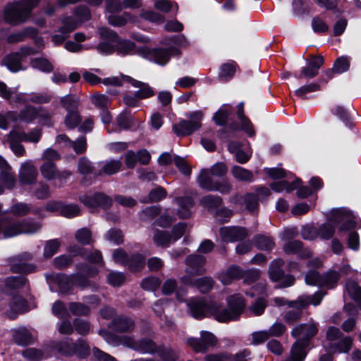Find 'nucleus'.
Here are the masks:
<instances>
[{"instance_id": "obj_1", "label": "nucleus", "mask_w": 361, "mask_h": 361, "mask_svg": "<svg viewBox=\"0 0 361 361\" xmlns=\"http://www.w3.org/2000/svg\"><path fill=\"white\" fill-rule=\"evenodd\" d=\"M228 309L224 308L216 302L204 299L192 298L188 302L191 315L201 319L211 314L220 322H227L239 318L245 308V301L239 294L231 295L227 298Z\"/></svg>"}, {"instance_id": "obj_2", "label": "nucleus", "mask_w": 361, "mask_h": 361, "mask_svg": "<svg viewBox=\"0 0 361 361\" xmlns=\"http://www.w3.org/2000/svg\"><path fill=\"white\" fill-rule=\"evenodd\" d=\"M340 225V231H348L355 226L353 214L345 208L335 209L331 212L327 222L321 224L318 228V237L323 240H329L335 233V228Z\"/></svg>"}, {"instance_id": "obj_3", "label": "nucleus", "mask_w": 361, "mask_h": 361, "mask_svg": "<svg viewBox=\"0 0 361 361\" xmlns=\"http://www.w3.org/2000/svg\"><path fill=\"white\" fill-rule=\"evenodd\" d=\"M37 4V0H23L7 5L4 10L5 20L14 25L25 22Z\"/></svg>"}, {"instance_id": "obj_4", "label": "nucleus", "mask_w": 361, "mask_h": 361, "mask_svg": "<svg viewBox=\"0 0 361 361\" xmlns=\"http://www.w3.org/2000/svg\"><path fill=\"white\" fill-rule=\"evenodd\" d=\"M203 112L195 111L187 114L189 120L182 119L172 127L173 132L177 136H188L199 130L203 118Z\"/></svg>"}, {"instance_id": "obj_5", "label": "nucleus", "mask_w": 361, "mask_h": 361, "mask_svg": "<svg viewBox=\"0 0 361 361\" xmlns=\"http://www.w3.org/2000/svg\"><path fill=\"white\" fill-rule=\"evenodd\" d=\"M138 51L140 54V56L143 58H145L149 61H154L161 66L166 65L169 62L171 56H177L180 54L179 49L173 47L167 49H149L147 47L142 46Z\"/></svg>"}, {"instance_id": "obj_6", "label": "nucleus", "mask_w": 361, "mask_h": 361, "mask_svg": "<svg viewBox=\"0 0 361 361\" xmlns=\"http://www.w3.org/2000/svg\"><path fill=\"white\" fill-rule=\"evenodd\" d=\"M99 33L103 38L109 37L112 39V42L116 45V50L118 54L125 56L128 54H137L140 55L138 50L141 49L142 47H135L133 42L128 40L121 39L117 34L113 30L106 27H102L99 30Z\"/></svg>"}, {"instance_id": "obj_7", "label": "nucleus", "mask_w": 361, "mask_h": 361, "mask_svg": "<svg viewBox=\"0 0 361 361\" xmlns=\"http://www.w3.org/2000/svg\"><path fill=\"white\" fill-rule=\"evenodd\" d=\"M199 338L190 337L187 338L186 343L195 353H205L218 343V338L212 333L207 331H201Z\"/></svg>"}, {"instance_id": "obj_8", "label": "nucleus", "mask_w": 361, "mask_h": 361, "mask_svg": "<svg viewBox=\"0 0 361 361\" xmlns=\"http://www.w3.org/2000/svg\"><path fill=\"white\" fill-rule=\"evenodd\" d=\"M33 259V255L28 252H23L11 257L9 259L11 270L13 273L28 274L36 271L37 267L28 263Z\"/></svg>"}, {"instance_id": "obj_9", "label": "nucleus", "mask_w": 361, "mask_h": 361, "mask_svg": "<svg viewBox=\"0 0 361 361\" xmlns=\"http://www.w3.org/2000/svg\"><path fill=\"white\" fill-rule=\"evenodd\" d=\"M318 324L314 322L300 324L293 329L291 336L293 338H297L298 341L302 342L303 345H310L312 339L318 333Z\"/></svg>"}, {"instance_id": "obj_10", "label": "nucleus", "mask_w": 361, "mask_h": 361, "mask_svg": "<svg viewBox=\"0 0 361 361\" xmlns=\"http://www.w3.org/2000/svg\"><path fill=\"white\" fill-rule=\"evenodd\" d=\"M283 265V261L278 259L271 262L269 269V275L270 279L274 282L281 281L276 288H283L293 285L295 278L290 275L284 276V272L281 269Z\"/></svg>"}, {"instance_id": "obj_11", "label": "nucleus", "mask_w": 361, "mask_h": 361, "mask_svg": "<svg viewBox=\"0 0 361 361\" xmlns=\"http://www.w3.org/2000/svg\"><path fill=\"white\" fill-rule=\"evenodd\" d=\"M123 345L144 353L154 354L158 349L155 343L149 338L137 341L130 336H123Z\"/></svg>"}, {"instance_id": "obj_12", "label": "nucleus", "mask_w": 361, "mask_h": 361, "mask_svg": "<svg viewBox=\"0 0 361 361\" xmlns=\"http://www.w3.org/2000/svg\"><path fill=\"white\" fill-rule=\"evenodd\" d=\"M79 199L82 203L90 209L97 207L107 209L112 204L111 198L103 192H97L93 195H83L80 196Z\"/></svg>"}, {"instance_id": "obj_13", "label": "nucleus", "mask_w": 361, "mask_h": 361, "mask_svg": "<svg viewBox=\"0 0 361 361\" xmlns=\"http://www.w3.org/2000/svg\"><path fill=\"white\" fill-rule=\"evenodd\" d=\"M219 234L224 242L231 243L244 240L248 235V232L243 227L224 226L219 229Z\"/></svg>"}, {"instance_id": "obj_14", "label": "nucleus", "mask_w": 361, "mask_h": 361, "mask_svg": "<svg viewBox=\"0 0 361 361\" xmlns=\"http://www.w3.org/2000/svg\"><path fill=\"white\" fill-rule=\"evenodd\" d=\"M123 78L133 87L138 88L135 93L139 100L148 99L154 95V90L147 83L137 80L130 76H123Z\"/></svg>"}, {"instance_id": "obj_15", "label": "nucleus", "mask_w": 361, "mask_h": 361, "mask_svg": "<svg viewBox=\"0 0 361 361\" xmlns=\"http://www.w3.org/2000/svg\"><path fill=\"white\" fill-rule=\"evenodd\" d=\"M4 292L8 295H12L13 291L17 290L23 287H26L27 293H28L30 290L27 279L23 276L6 278L4 280Z\"/></svg>"}, {"instance_id": "obj_16", "label": "nucleus", "mask_w": 361, "mask_h": 361, "mask_svg": "<svg viewBox=\"0 0 361 361\" xmlns=\"http://www.w3.org/2000/svg\"><path fill=\"white\" fill-rule=\"evenodd\" d=\"M205 262V257L202 255H189L185 259V263L188 266L187 272L193 275L203 274L205 271L204 269Z\"/></svg>"}, {"instance_id": "obj_17", "label": "nucleus", "mask_w": 361, "mask_h": 361, "mask_svg": "<svg viewBox=\"0 0 361 361\" xmlns=\"http://www.w3.org/2000/svg\"><path fill=\"white\" fill-rule=\"evenodd\" d=\"M22 234L20 221L8 222L6 219H0V239L12 238Z\"/></svg>"}, {"instance_id": "obj_18", "label": "nucleus", "mask_w": 361, "mask_h": 361, "mask_svg": "<svg viewBox=\"0 0 361 361\" xmlns=\"http://www.w3.org/2000/svg\"><path fill=\"white\" fill-rule=\"evenodd\" d=\"M108 326L119 333L130 332L134 329L135 322L128 317L118 316L113 319Z\"/></svg>"}, {"instance_id": "obj_19", "label": "nucleus", "mask_w": 361, "mask_h": 361, "mask_svg": "<svg viewBox=\"0 0 361 361\" xmlns=\"http://www.w3.org/2000/svg\"><path fill=\"white\" fill-rule=\"evenodd\" d=\"M238 116L240 121V125L238 126L233 123L230 126V128L234 130H242L250 137L255 136V131L253 128L252 124L250 119L244 115L243 103L242 102L238 105Z\"/></svg>"}, {"instance_id": "obj_20", "label": "nucleus", "mask_w": 361, "mask_h": 361, "mask_svg": "<svg viewBox=\"0 0 361 361\" xmlns=\"http://www.w3.org/2000/svg\"><path fill=\"white\" fill-rule=\"evenodd\" d=\"M25 138L23 134H20L18 130H13L10 132L8 137V142L11 149L13 152L14 154L17 157L25 156V150L20 142Z\"/></svg>"}, {"instance_id": "obj_21", "label": "nucleus", "mask_w": 361, "mask_h": 361, "mask_svg": "<svg viewBox=\"0 0 361 361\" xmlns=\"http://www.w3.org/2000/svg\"><path fill=\"white\" fill-rule=\"evenodd\" d=\"M38 176L37 169L28 162L24 163L19 172V180L23 185L34 184Z\"/></svg>"}, {"instance_id": "obj_22", "label": "nucleus", "mask_w": 361, "mask_h": 361, "mask_svg": "<svg viewBox=\"0 0 361 361\" xmlns=\"http://www.w3.org/2000/svg\"><path fill=\"white\" fill-rule=\"evenodd\" d=\"M228 151L236 158H250L252 157V149L248 142H231L228 145Z\"/></svg>"}, {"instance_id": "obj_23", "label": "nucleus", "mask_w": 361, "mask_h": 361, "mask_svg": "<svg viewBox=\"0 0 361 361\" xmlns=\"http://www.w3.org/2000/svg\"><path fill=\"white\" fill-rule=\"evenodd\" d=\"M0 180L8 189H12L16 185L14 172L6 159H0Z\"/></svg>"}, {"instance_id": "obj_24", "label": "nucleus", "mask_w": 361, "mask_h": 361, "mask_svg": "<svg viewBox=\"0 0 361 361\" xmlns=\"http://www.w3.org/2000/svg\"><path fill=\"white\" fill-rule=\"evenodd\" d=\"M300 240H289L283 247V251L288 254H298L301 258H309L312 255V251L308 248H302Z\"/></svg>"}, {"instance_id": "obj_25", "label": "nucleus", "mask_w": 361, "mask_h": 361, "mask_svg": "<svg viewBox=\"0 0 361 361\" xmlns=\"http://www.w3.org/2000/svg\"><path fill=\"white\" fill-rule=\"evenodd\" d=\"M41 173L43 177L47 180L61 178H67L70 176V173L66 171L60 173L51 159L47 160L42 165Z\"/></svg>"}, {"instance_id": "obj_26", "label": "nucleus", "mask_w": 361, "mask_h": 361, "mask_svg": "<svg viewBox=\"0 0 361 361\" xmlns=\"http://www.w3.org/2000/svg\"><path fill=\"white\" fill-rule=\"evenodd\" d=\"M176 203L178 205V215L181 219L189 218L192 214L191 209L195 202L191 197H179L175 199Z\"/></svg>"}, {"instance_id": "obj_27", "label": "nucleus", "mask_w": 361, "mask_h": 361, "mask_svg": "<svg viewBox=\"0 0 361 361\" xmlns=\"http://www.w3.org/2000/svg\"><path fill=\"white\" fill-rule=\"evenodd\" d=\"M325 294L326 293L319 291L312 295H302L297 300L292 301L290 305L294 306L295 305L299 304L300 308H305L310 304L317 306L320 304Z\"/></svg>"}, {"instance_id": "obj_28", "label": "nucleus", "mask_w": 361, "mask_h": 361, "mask_svg": "<svg viewBox=\"0 0 361 361\" xmlns=\"http://www.w3.org/2000/svg\"><path fill=\"white\" fill-rule=\"evenodd\" d=\"M12 335L14 342L19 345H27L32 343V334L25 328L13 329Z\"/></svg>"}, {"instance_id": "obj_29", "label": "nucleus", "mask_w": 361, "mask_h": 361, "mask_svg": "<svg viewBox=\"0 0 361 361\" xmlns=\"http://www.w3.org/2000/svg\"><path fill=\"white\" fill-rule=\"evenodd\" d=\"M223 200L219 195H208L200 200V204L209 212H216L222 206Z\"/></svg>"}, {"instance_id": "obj_30", "label": "nucleus", "mask_w": 361, "mask_h": 361, "mask_svg": "<svg viewBox=\"0 0 361 361\" xmlns=\"http://www.w3.org/2000/svg\"><path fill=\"white\" fill-rule=\"evenodd\" d=\"M308 346V345H303L302 342L296 340L291 348L290 355L286 360L303 361L307 355L305 348Z\"/></svg>"}, {"instance_id": "obj_31", "label": "nucleus", "mask_w": 361, "mask_h": 361, "mask_svg": "<svg viewBox=\"0 0 361 361\" xmlns=\"http://www.w3.org/2000/svg\"><path fill=\"white\" fill-rule=\"evenodd\" d=\"M253 243L258 249L264 251H270L275 246L271 237L262 234L255 235L253 238Z\"/></svg>"}, {"instance_id": "obj_32", "label": "nucleus", "mask_w": 361, "mask_h": 361, "mask_svg": "<svg viewBox=\"0 0 361 361\" xmlns=\"http://www.w3.org/2000/svg\"><path fill=\"white\" fill-rule=\"evenodd\" d=\"M300 182L301 180L298 178H297L295 181H293L290 183L286 180H282L271 183L270 185V188L277 192H281L283 191H286V192H290L298 187L299 183Z\"/></svg>"}, {"instance_id": "obj_33", "label": "nucleus", "mask_w": 361, "mask_h": 361, "mask_svg": "<svg viewBox=\"0 0 361 361\" xmlns=\"http://www.w3.org/2000/svg\"><path fill=\"white\" fill-rule=\"evenodd\" d=\"M159 165L167 166L173 162L178 169L179 171L185 176H190L191 166L186 162L185 159H158Z\"/></svg>"}, {"instance_id": "obj_34", "label": "nucleus", "mask_w": 361, "mask_h": 361, "mask_svg": "<svg viewBox=\"0 0 361 361\" xmlns=\"http://www.w3.org/2000/svg\"><path fill=\"white\" fill-rule=\"evenodd\" d=\"M43 111L42 107L35 108L32 106H27L19 114L18 113L17 121L30 122L37 118V114Z\"/></svg>"}, {"instance_id": "obj_35", "label": "nucleus", "mask_w": 361, "mask_h": 361, "mask_svg": "<svg viewBox=\"0 0 361 361\" xmlns=\"http://www.w3.org/2000/svg\"><path fill=\"white\" fill-rule=\"evenodd\" d=\"M3 63L12 72H17L22 69L21 55L18 53L11 54L6 56Z\"/></svg>"}, {"instance_id": "obj_36", "label": "nucleus", "mask_w": 361, "mask_h": 361, "mask_svg": "<svg viewBox=\"0 0 361 361\" xmlns=\"http://www.w3.org/2000/svg\"><path fill=\"white\" fill-rule=\"evenodd\" d=\"M109 23L113 26H123L128 22L135 21V17L133 16L130 13L125 12L122 15L111 14L108 17Z\"/></svg>"}, {"instance_id": "obj_37", "label": "nucleus", "mask_w": 361, "mask_h": 361, "mask_svg": "<svg viewBox=\"0 0 361 361\" xmlns=\"http://www.w3.org/2000/svg\"><path fill=\"white\" fill-rule=\"evenodd\" d=\"M116 123L121 130H128L135 125L134 118L128 111H123L118 115Z\"/></svg>"}, {"instance_id": "obj_38", "label": "nucleus", "mask_w": 361, "mask_h": 361, "mask_svg": "<svg viewBox=\"0 0 361 361\" xmlns=\"http://www.w3.org/2000/svg\"><path fill=\"white\" fill-rule=\"evenodd\" d=\"M20 224L22 234H34L42 228L39 222L35 221L32 219L20 221Z\"/></svg>"}, {"instance_id": "obj_39", "label": "nucleus", "mask_w": 361, "mask_h": 361, "mask_svg": "<svg viewBox=\"0 0 361 361\" xmlns=\"http://www.w3.org/2000/svg\"><path fill=\"white\" fill-rule=\"evenodd\" d=\"M197 182L200 188L202 189L212 191L214 188V185L216 182L213 181L212 179L209 171L207 169H203L201 171L198 178Z\"/></svg>"}, {"instance_id": "obj_40", "label": "nucleus", "mask_w": 361, "mask_h": 361, "mask_svg": "<svg viewBox=\"0 0 361 361\" xmlns=\"http://www.w3.org/2000/svg\"><path fill=\"white\" fill-rule=\"evenodd\" d=\"M31 66L44 73H51L54 70L52 63L44 57L36 58L31 61Z\"/></svg>"}, {"instance_id": "obj_41", "label": "nucleus", "mask_w": 361, "mask_h": 361, "mask_svg": "<svg viewBox=\"0 0 361 361\" xmlns=\"http://www.w3.org/2000/svg\"><path fill=\"white\" fill-rule=\"evenodd\" d=\"M345 287L350 298H353L361 308V287L357 282L353 281H348Z\"/></svg>"}, {"instance_id": "obj_42", "label": "nucleus", "mask_w": 361, "mask_h": 361, "mask_svg": "<svg viewBox=\"0 0 361 361\" xmlns=\"http://www.w3.org/2000/svg\"><path fill=\"white\" fill-rule=\"evenodd\" d=\"M145 264V257L140 254H135L128 257V260L126 266L131 271H136L144 267Z\"/></svg>"}, {"instance_id": "obj_43", "label": "nucleus", "mask_w": 361, "mask_h": 361, "mask_svg": "<svg viewBox=\"0 0 361 361\" xmlns=\"http://www.w3.org/2000/svg\"><path fill=\"white\" fill-rule=\"evenodd\" d=\"M231 114V108L228 105L224 104L214 114L213 119L217 125L223 126L227 123Z\"/></svg>"}, {"instance_id": "obj_44", "label": "nucleus", "mask_w": 361, "mask_h": 361, "mask_svg": "<svg viewBox=\"0 0 361 361\" xmlns=\"http://www.w3.org/2000/svg\"><path fill=\"white\" fill-rule=\"evenodd\" d=\"M153 240L157 245L169 247L172 242L171 234L164 231L156 230L153 236Z\"/></svg>"}, {"instance_id": "obj_45", "label": "nucleus", "mask_w": 361, "mask_h": 361, "mask_svg": "<svg viewBox=\"0 0 361 361\" xmlns=\"http://www.w3.org/2000/svg\"><path fill=\"white\" fill-rule=\"evenodd\" d=\"M231 173L235 178L241 181H249L253 180V175L250 171L245 169L238 166H234L232 167Z\"/></svg>"}, {"instance_id": "obj_46", "label": "nucleus", "mask_w": 361, "mask_h": 361, "mask_svg": "<svg viewBox=\"0 0 361 361\" xmlns=\"http://www.w3.org/2000/svg\"><path fill=\"white\" fill-rule=\"evenodd\" d=\"M157 353L164 361H176L178 358V352L170 347L161 346Z\"/></svg>"}, {"instance_id": "obj_47", "label": "nucleus", "mask_w": 361, "mask_h": 361, "mask_svg": "<svg viewBox=\"0 0 361 361\" xmlns=\"http://www.w3.org/2000/svg\"><path fill=\"white\" fill-rule=\"evenodd\" d=\"M161 212V208L159 206H150L142 209L139 212V218L142 221H147L157 216Z\"/></svg>"}, {"instance_id": "obj_48", "label": "nucleus", "mask_w": 361, "mask_h": 361, "mask_svg": "<svg viewBox=\"0 0 361 361\" xmlns=\"http://www.w3.org/2000/svg\"><path fill=\"white\" fill-rule=\"evenodd\" d=\"M312 29L314 33L324 34L329 31L327 23L320 16H314L312 20Z\"/></svg>"}, {"instance_id": "obj_49", "label": "nucleus", "mask_w": 361, "mask_h": 361, "mask_svg": "<svg viewBox=\"0 0 361 361\" xmlns=\"http://www.w3.org/2000/svg\"><path fill=\"white\" fill-rule=\"evenodd\" d=\"M72 281L73 284L82 288H91L92 290H95L97 286L95 283L88 280L86 277L80 274H75L71 275Z\"/></svg>"}, {"instance_id": "obj_50", "label": "nucleus", "mask_w": 361, "mask_h": 361, "mask_svg": "<svg viewBox=\"0 0 361 361\" xmlns=\"http://www.w3.org/2000/svg\"><path fill=\"white\" fill-rule=\"evenodd\" d=\"M90 100L95 107L101 110L107 109L111 103V100L107 96L98 93L92 94L90 97Z\"/></svg>"}, {"instance_id": "obj_51", "label": "nucleus", "mask_w": 361, "mask_h": 361, "mask_svg": "<svg viewBox=\"0 0 361 361\" xmlns=\"http://www.w3.org/2000/svg\"><path fill=\"white\" fill-rule=\"evenodd\" d=\"M243 203L245 209L250 212H254L258 210L259 200L254 192H247L243 197Z\"/></svg>"}, {"instance_id": "obj_52", "label": "nucleus", "mask_w": 361, "mask_h": 361, "mask_svg": "<svg viewBox=\"0 0 361 361\" xmlns=\"http://www.w3.org/2000/svg\"><path fill=\"white\" fill-rule=\"evenodd\" d=\"M193 284L201 293H206L213 288L214 281L211 277L206 276L197 279Z\"/></svg>"}, {"instance_id": "obj_53", "label": "nucleus", "mask_w": 361, "mask_h": 361, "mask_svg": "<svg viewBox=\"0 0 361 361\" xmlns=\"http://www.w3.org/2000/svg\"><path fill=\"white\" fill-rule=\"evenodd\" d=\"M61 104L69 112L76 109L79 105V99L74 94H68L61 98Z\"/></svg>"}, {"instance_id": "obj_54", "label": "nucleus", "mask_w": 361, "mask_h": 361, "mask_svg": "<svg viewBox=\"0 0 361 361\" xmlns=\"http://www.w3.org/2000/svg\"><path fill=\"white\" fill-rule=\"evenodd\" d=\"M353 340L350 336H343L337 343H334L332 348L338 353H348L352 347Z\"/></svg>"}, {"instance_id": "obj_55", "label": "nucleus", "mask_w": 361, "mask_h": 361, "mask_svg": "<svg viewBox=\"0 0 361 361\" xmlns=\"http://www.w3.org/2000/svg\"><path fill=\"white\" fill-rule=\"evenodd\" d=\"M291 302L292 301L288 302V306L295 309L287 311L284 316V319L289 324L295 322L300 319L302 315L301 310L302 309L300 307L299 304L291 306Z\"/></svg>"}, {"instance_id": "obj_56", "label": "nucleus", "mask_w": 361, "mask_h": 361, "mask_svg": "<svg viewBox=\"0 0 361 361\" xmlns=\"http://www.w3.org/2000/svg\"><path fill=\"white\" fill-rule=\"evenodd\" d=\"M58 350L62 355H73L75 353V343H73L71 339L61 341L58 345Z\"/></svg>"}, {"instance_id": "obj_57", "label": "nucleus", "mask_w": 361, "mask_h": 361, "mask_svg": "<svg viewBox=\"0 0 361 361\" xmlns=\"http://www.w3.org/2000/svg\"><path fill=\"white\" fill-rule=\"evenodd\" d=\"M30 212V205L24 202L15 203L11 207L10 209V212L17 216H25Z\"/></svg>"}, {"instance_id": "obj_58", "label": "nucleus", "mask_w": 361, "mask_h": 361, "mask_svg": "<svg viewBox=\"0 0 361 361\" xmlns=\"http://www.w3.org/2000/svg\"><path fill=\"white\" fill-rule=\"evenodd\" d=\"M61 243L58 239L47 241L44 248V256L46 258L51 257L59 250Z\"/></svg>"}, {"instance_id": "obj_59", "label": "nucleus", "mask_w": 361, "mask_h": 361, "mask_svg": "<svg viewBox=\"0 0 361 361\" xmlns=\"http://www.w3.org/2000/svg\"><path fill=\"white\" fill-rule=\"evenodd\" d=\"M235 73V62H229L223 64L221 67L219 77L224 80H227L232 78Z\"/></svg>"}, {"instance_id": "obj_60", "label": "nucleus", "mask_w": 361, "mask_h": 361, "mask_svg": "<svg viewBox=\"0 0 361 361\" xmlns=\"http://www.w3.org/2000/svg\"><path fill=\"white\" fill-rule=\"evenodd\" d=\"M81 121V116L77 111L68 112L65 117L64 123L68 128H75Z\"/></svg>"}, {"instance_id": "obj_61", "label": "nucleus", "mask_w": 361, "mask_h": 361, "mask_svg": "<svg viewBox=\"0 0 361 361\" xmlns=\"http://www.w3.org/2000/svg\"><path fill=\"white\" fill-rule=\"evenodd\" d=\"M69 310L74 315H87L89 314L90 310L88 306L86 305L78 302H73L68 304Z\"/></svg>"}, {"instance_id": "obj_62", "label": "nucleus", "mask_w": 361, "mask_h": 361, "mask_svg": "<svg viewBox=\"0 0 361 361\" xmlns=\"http://www.w3.org/2000/svg\"><path fill=\"white\" fill-rule=\"evenodd\" d=\"M350 68V59L347 56H341L334 62L333 69L336 73L341 74L347 71Z\"/></svg>"}, {"instance_id": "obj_63", "label": "nucleus", "mask_w": 361, "mask_h": 361, "mask_svg": "<svg viewBox=\"0 0 361 361\" xmlns=\"http://www.w3.org/2000/svg\"><path fill=\"white\" fill-rule=\"evenodd\" d=\"M267 302L264 298L260 297L257 298L255 302L252 304L249 310L252 312L255 316H259L263 314L265 308L267 307Z\"/></svg>"}, {"instance_id": "obj_64", "label": "nucleus", "mask_w": 361, "mask_h": 361, "mask_svg": "<svg viewBox=\"0 0 361 361\" xmlns=\"http://www.w3.org/2000/svg\"><path fill=\"white\" fill-rule=\"evenodd\" d=\"M26 300L20 295H15L10 302V308L14 312H23L26 307Z\"/></svg>"}]
</instances>
